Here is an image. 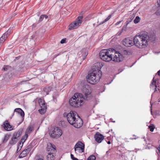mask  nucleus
<instances>
[{"mask_svg": "<svg viewBox=\"0 0 160 160\" xmlns=\"http://www.w3.org/2000/svg\"><path fill=\"white\" fill-rule=\"evenodd\" d=\"M67 118L68 122L74 127L79 128L82 126V120L75 111H71L67 114Z\"/></svg>", "mask_w": 160, "mask_h": 160, "instance_id": "nucleus-3", "label": "nucleus"}, {"mask_svg": "<svg viewBox=\"0 0 160 160\" xmlns=\"http://www.w3.org/2000/svg\"><path fill=\"white\" fill-rule=\"evenodd\" d=\"M82 16H79L78 18V19L73 23L71 24L69 26L68 29L72 30L78 28L82 22Z\"/></svg>", "mask_w": 160, "mask_h": 160, "instance_id": "nucleus-8", "label": "nucleus"}, {"mask_svg": "<svg viewBox=\"0 0 160 160\" xmlns=\"http://www.w3.org/2000/svg\"><path fill=\"white\" fill-rule=\"evenodd\" d=\"M9 66H7L3 68V69L5 71H7L8 68Z\"/></svg>", "mask_w": 160, "mask_h": 160, "instance_id": "nucleus-37", "label": "nucleus"}, {"mask_svg": "<svg viewBox=\"0 0 160 160\" xmlns=\"http://www.w3.org/2000/svg\"><path fill=\"white\" fill-rule=\"evenodd\" d=\"M20 144H21V142H20Z\"/></svg>", "mask_w": 160, "mask_h": 160, "instance_id": "nucleus-53", "label": "nucleus"}, {"mask_svg": "<svg viewBox=\"0 0 160 160\" xmlns=\"http://www.w3.org/2000/svg\"><path fill=\"white\" fill-rule=\"evenodd\" d=\"M108 144H110L111 143V142L110 141H108Z\"/></svg>", "mask_w": 160, "mask_h": 160, "instance_id": "nucleus-46", "label": "nucleus"}, {"mask_svg": "<svg viewBox=\"0 0 160 160\" xmlns=\"http://www.w3.org/2000/svg\"><path fill=\"white\" fill-rule=\"evenodd\" d=\"M89 87L88 85H85L82 86V91L83 92L86 96H87L88 95H89L90 93V91L89 90Z\"/></svg>", "mask_w": 160, "mask_h": 160, "instance_id": "nucleus-15", "label": "nucleus"}, {"mask_svg": "<svg viewBox=\"0 0 160 160\" xmlns=\"http://www.w3.org/2000/svg\"><path fill=\"white\" fill-rule=\"evenodd\" d=\"M96 157L93 155H92L89 156L87 160H95Z\"/></svg>", "mask_w": 160, "mask_h": 160, "instance_id": "nucleus-31", "label": "nucleus"}, {"mask_svg": "<svg viewBox=\"0 0 160 160\" xmlns=\"http://www.w3.org/2000/svg\"><path fill=\"white\" fill-rule=\"evenodd\" d=\"M111 15H109L108 18H106L104 21H103V22H102L101 23L98 24V25H97V26H98L99 25H101L102 24H103L104 22H106L108 21L111 18Z\"/></svg>", "mask_w": 160, "mask_h": 160, "instance_id": "nucleus-27", "label": "nucleus"}, {"mask_svg": "<svg viewBox=\"0 0 160 160\" xmlns=\"http://www.w3.org/2000/svg\"><path fill=\"white\" fill-rule=\"evenodd\" d=\"M155 13L157 15H160V8L155 12Z\"/></svg>", "mask_w": 160, "mask_h": 160, "instance_id": "nucleus-35", "label": "nucleus"}, {"mask_svg": "<svg viewBox=\"0 0 160 160\" xmlns=\"http://www.w3.org/2000/svg\"><path fill=\"white\" fill-rule=\"evenodd\" d=\"M85 146L84 143L79 141L76 143L74 148L76 153H80L83 152L84 151Z\"/></svg>", "mask_w": 160, "mask_h": 160, "instance_id": "nucleus-9", "label": "nucleus"}, {"mask_svg": "<svg viewBox=\"0 0 160 160\" xmlns=\"http://www.w3.org/2000/svg\"><path fill=\"white\" fill-rule=\"evenodd\" d=\"M112 48H110L108 49H103L101 50L99 54L101 58L103 61L108 62L111 60L112 58Z\"/></svg>", "mask_w": 160, "mask_h": 160, "instance_id": "nucleus-5", "label": "nucleus"}, {"mask_svg": "<svg viewBox=\"0 0 160 160\" xmlns=\"http://www.w3.org/2000/svg\"><path fill=\"white\" fill-rule=\"evenodd\" d=\"M6 38H4V37L2 35L0 38V43L3 42L5 40Z\"/></svg>", "mask_w": 160, "mask_h": 160, "instance_id": "nucleus-34", "label": "nucleus"}, {"mask_svg": "<svg viewBox=\"0 0 160 160\" xmlns=\"http://www.w3.org/2000/svg\"><path fill=\"white\" fill-rule=\"evenodd\" d=\"M14 112H17L18 113L20 114L21 116L23 117L24 116V113L23 111L20 108H16L14 110Z\"/></svg>", "mask_w": 160, "mask_h": 160, "instance_id": "nucleus-17", "label": "nucleus"}, {"mask_svg": "<svg viewBox=\"0 0 160 160\" xmlns=\"http://www.w3.org/2000/svg\"><path fill=\"white\" fill-rule=\"evenodd\" d=\"M148 128L151 132H152L153 131L154 129V127L153 125L151 126H148Z\"/></svg>", "mask_w": 160, "mask_h": 160, "instance_id": "nucleus-33", "label": "nucleus"}, {"mask_svg": "<svg viewBox=\"0 0 160 160\" xmlns=\"http://www.w3.org/2000/svg\"><path fill=\"white\" fill-rule=\"evenodd\" d=\"M71 158H72V159L73 160V159H74V158H74V157L73 155H72V154H71Z\"/></svg>", "mask_w": 160, "mask_h": 160, "instance_id": "nucleus-41", "label": "nucleus"}, {"mask_svg": "<svg viewBox=\"0 0 160 160\" xmlns=\"http://www.w3.org/2000/svg\"><path fill=\"white\" fill-rule=\"evenodd\" d=\"M120 53H121V54L123 56L124 59L125 56L128 55V52L126 50H123L121 51V52H120Z\"/></svg>", "mask_w": 160, "mask_h": 160, "instance_id": "nucleus-23", "label": "nucleus"}, {"mask_svg": "<svg viewBox=\"0 0 160 160\" xmlns=\"http://www.w3.org/2000/svg\"><path fill=\"white\" fill-rule=\"evenodd\" d=\"M94 138L95 140L98 143H100L104 139V136L99 132L97 133L94 135Z\"/></svg>", "mask_w": 160, "mask_h": 160, "instance_id": "nucleus-14", "label": "nucleus"}, {"mask_svg": "<svg viewBox=\"0 0 160 160\" xmlns=\"http://www.w3.org/2000/svg\"><path fill=\"white\" fill-rule=\"evenodd\" d=\"M95 23H93V26L94 27V26H95Z\"/></svg>", "mask_w": 160, "mask_h": 160, "instance_id": "nucleus-49", "label": "nucleus"}, {"mask_svg": "<svg viewBox=\"0 0 160 160\" xmlns=\"http://www.w3.org/2000/svg\"><path fill=\"white\" fill-rule=\"evenodd\" d=\"M100 63H97L93 69V71L89 73L86 78L88 82L91 84H95L99 81L102 76V72L100 70L101 67Z\"/></svg>", "mask_w": 160, "mask_h": 160, "instance_id": "nucleus-2", "label": "nucleus"}, {"mask_svg": "<svg viewBox=\"0 0 160 160\" xmlns=\"http://www.w3.org/2000/svg\"><path fill=\"white\" fill-rule=\"evenodd\" d=\"M38 160H43L42 159H39Z\"/></svg>", "mask_w": 160, "mask_h": 160, "instance_id": "nucleus-47", "label": "nucleus"}, {"mask_svg": "<svg viewBox=\"0 0 160 160\" xmlns=\"http://www.w3.org/2000/svg\"><path fill=\"white\" fill-rule=\"evenodd\" d=\"M9 136L8 135H6L4 136V139L3 140V142H6L9 138Z\"/></svg>", "mask_w": 160, "mask_h": 160, "instance_id": "nucleus-32", "label": "nucleus"}, {"mask_svg": "<svg viewBox=\"0 0 160 160\" xmlns=\"http://www.w3.org/2000/svg\"><path fill=\"white\" fill-rule=\"evenodd\" d=\"M123 44L127 47H131L134 44V39L131 40L128 38L125 39L123 41Z\"/></svg>", "mask_w": 160, "mask_h": 160, "instance_id": "nucleus-12", "label": "nucleus"}, {"mask_svg": "<svg viewBox=\"0 0 160 160\" xmlns=\"http://www.w3.org/2000/svg\"><path fill=\"white\" fill-rule=\"evenodd\" d=\"M85 100V98L82 94L77 93L70 99L69 102L72 106L78 108L83 104Z\"/></svg>", "mask_w": 160, "mask_h": 160, "instance_id": "nucleus-4", "label": "nucleus"}, {"mask_svg": "<svg viewBox=\"0 0 160 160\" xmlns=\"http://www.w3.org/2000/svg\"><path fill=\"white\" fill-rule=\"evenodd\" d=\"M28 137V135L27 133H25V135L23 136L22 139L21 140V142H22L23 143L26 140Z\"/></svg>", "mask_w": 160, "mask_h": 160, "instance_id": "nucleus-26", "label": "nucleus"}, {"mask_svg": "<svg viewBox=\"0 0 160 160\" xmlns=\"http://www.w3.org/2000/svg\"><path fill=\"white\" fill-rule=\"evenodd\" d=\"M43 112V111H42V112Z\"/></svg>", "mask_w": 160, "mask_h": 160, "instance_id": "nucleus-52", "label": "nucleus"}, {"mask_svg": "<svg viewBox=\"0 0 160 160\" xmlns=\"http://www.w3.org/2000/svg\"><path fill=\"white\" fill-rule=\"evenodd\" d=\"M158 73L159 76H160V70L158 71Z\"/></svg>", "mask_w": 160, "mask_h": 160, "instance_id": "nucleus-44", "label": "nucleus"}, {"mask_svg": "<svg viewBox=\"0 0 160 160\" xmlns=\"http://www.w3.org/2000/svg\"><path fill=\"white\" fill-rule=\"evenodd\" d=\"M154 77H153L152 82L150 84L151 88H153L155 87V89L156 90L157 86L156 85V81L154 80Z\"/></svg>", "mask_w": 160, "mask_h": 160, "instance_id": "nucleus-19", "label": "nucleus"}, {"mask_svg": "<svg viewBox=\"0 0 160 160\" xmlns=\"http://www.w3.org/2000/svg\"><path fill=\"white\" fill-rule=\"evenodd\" d=\"M31 150L30 148H28L27 149L24 150L19 155L20 158H22L25 157L27 154H28Z\"/></svg>", "mask_w": 160, "mask_h": 160, "instance_id": "nucleus-16", "label": "nucleus"}, {"mask_svg": "<svg viewBox=\"0 0 160 160\" xmlns=\"http://www.w3.org/2000/svg\"><path fill=\"white\" fill-rule=\"evenodd\" d=\"M3 127L6 131H10L12 130L14 127L11 126L7 120L5 121L3 123Z\"/></svg>", "mask_w": 160, "mask_h": 160, "instance_id": "nucleus-13", "label": "nucleus"}, {"mask_svg": "<svg viewBox=\"0 0 160 160\" xmlns=\"http://www.w3.org/2000/svg\"><path fill=\"white\" fill-rule=\"evenodd\" d=\"M122 21H120L119 22H117V23H116L115 24V25L116 26L119 25L121 22Z\"/></svg>", "mask_w": 160, "mask_h": 160, "instance_id": "nucleus-40", "label": "nucleus"}, {"mask_svg": "<svg viewBox=\"0 0 160 160\" xmlns=\"http://www.w3.org/2000/svg\"><path fill=\"white\" fill-rule=\"evenodd\" d=\"M112 60L116 62H120L123 60V57L119 52L112 48Z\"/></svg>", "mask_w": 160, "mask_h": 160, "instance_id": "nucleus-6", "label": "nucleus"}, {"mask_svg": "<svg viewBox=\"0 0 160 160\" xmlns=\"http://www.w3.org/2000/svg\"><path fill=\"white\" fill-rule=\"evenodd\" d=\"M20 57V56H18V57H16V59H18Z\"/></svg>", "mask_w": 160, "mask_h": 160, "instance_id": "nucleus-45", "label": "nucleus"}, {"mask_svg": "<svg viewBox=\"0 0 160 160\" xmlns=\"http://www.w3.org/2000/svg\"><path fill=\"white\" fill-rule=\"evenodd\" d=\"M17 138L14 137L13 135L12 137L11 140L9 142V143L12 145L16 143L17 141Z\"/></svg>", "mask_w": 160, "mask_h": 160, "instance_id": "nucleus-20", "label": "nucleus"}, {"mask_svg": "<svg viewBox=\"0 0 160 160\" xmlns=\"http://www.w3.org/2000/svg\"><path fill=\"white\" fill-rule=\"evenodd\" d=\"M36 24H33L32 25V27H33L34 28V27H36Z\"/></svg>", "mask_w": 160, "mask_h": 160, "instance_id": "nucleus-43", "label": "nucleus"}, {"mask_svg": "<svg viewBox=\"0 0 160 160\" xmlns=\"http://www.w3.org/2000/svg\"><path fill=\"white\" fill-rule=\"evenodd\" d=\"M48 18V16L46 15H41L39 19L38 22H40L42 21L43 19L45 18V20H46Z\"/></svg>", "mask_w": 160, "mask_h": 160, "instance_id": "nucleus-22", "label": "nucleus"}, {"mask_svg": "<svg viewBox=\"0 0 160 160\" xmlns=\"http://www.w3.org/2000/svg\"><path fill=\"white\" fill-rule=\"evenodd\" d=\"M133 136H135V135H133Z\"/></svg>", "mask_w": 160, "mask_h": 160, "instance_id": "nucleus-51", "label": "nucleus"}, {"mask_svg": "<svg viewBox=\"0 0 160 160\" xmlns=\"http://www.w3.org/2000/svg\"><path fill=\"white\" fill-rule=\"evenodd\" d=\"M65 39H62L61 42H60L61 43H65Z\"/></svg>", "mask_w": 160, "mask_h": 160, "instance_id": "nucleus-39", "label": "nucleus"}, {"mask_svg": "<svg viewBox=\"0 0 160 160\" xmlns=\"http://www.w3.org/2000/svg\"><path fill=\"white\" fill-rule=\"evenodd\" d=\"M85 57H84V58H83V59H85Z\"/></svg>", "mask_w": 160, "mask_h": 160, "instance_id": "nucleus-50", "label": "nucleus"}, {"mask_svg": "<svg viewBox=\"0 0 160 160\" xmlns=\"http://www.w3.org/2000/svg\"><path fill=\"white\" fill-rule=\"evenodd\" d=\"M140 18L138 16H137L134 20V22L135 23L137 24L140 21Z\"/></svg>", "mask_w": 160, "mask_h": 160, "instance_id": "nucleus-30", "label": "nucleus"}, {"mask_svg": "<svg viewBox=\"0 0 160 160\" xmlns=\"http://www.w3.org/2000/svg\"><path fill=\"white\" fill-rule=\"evenodd\" d=\"M126 26H127V25H126ZM127 29V26H124L122 28L121 31H122V32H123V31H126Z\"/></svg>", "mask_w": 160, "mask_h": 160, "instance_id": "nucleus-36", "label": "nucleus"}, {"mask_svg": "<svg viewBox=\"0 0 160 160\" xmlns=\"http://www.w3.org/2000/svg\"><path fill=\"white\" fill-rule=\"evenodd\" d=\"M134 18V17L133 16H131L128 19L126 22V25H127L130 22H131Z\"/></svg>", "mask_w": 160, "mask_h": 160, "instance_id": "nucleus-29", "label": "nucleus"}, {"mask_svg": "<svg viewBox=\"0 0 160 160\" xmlns=\"http://www.w3.org/2000/svg\"><path fill=\"white\" fill-rule=\"evenodd\" d=\"M48 155H47V160H54L55 159L54 154V153H47Z\"/></svg>", "mask_w": 160, "mask_h": 160, "instance_id": "nucleus-18", "label": "nucleus"}, {"mask_svg": "<svg viewBox=\"0 0 160 160\" xmlns=\"http://www.w3.org/2000/svg\"><path fill=\"white\" fill-rule=\"evenodd\" d=\"M137 139V138H131V139Z\"/></svg>", "mask_w": 160, "mask_h": 160, "instance_id": "nucleus-48", "label": "nucleus"}, {"mask_svg": "<svg viewBox=\"0 0 160 160\" xmlns=\"http://www.w3.org/2000/svg\"><path fill=\"white\" fill-rule=\"evenodd\" d=\"M33 127L32 125L29 126L26 131V133L28 134L30 133L32 131Z\"/></svg>", "mask_w": 160, "mask_h": 160, "instance_id": "nucleus-21", "label": "nucleus"}, {"mask_svg": "<svg viewBox=\"0 0 160 160\" xmlns=\"http://www.w3.org/2000/svg\"><path fill=\"white\" fill-rule=\"evenodd\" d=\"M51 137L53 138L59 137L62 134L61 130L58 127L54 128L53 130L50 132Z\"/></svg>", "mask_w": 160, "mask_h": 160, "instance_id": "nucleus-10", "label": "nucleus"}, {"mask_svg": "<svg viewBox=\"0 0 160 160\" xmlns=\"http://www.w3.org/2000/svg\"><path fill=\"white\" fill-rule=\"evenodd\" d=\"M51 88L50 87H47L45 88L44 89V91L46 92V94L48 95V94L49 92L51 91Z\"/></svg>", "mask_w": 160, "mask_h": 160, "instance_id": "nucleus-25", "label": "nucleus"}, {"mask_svg": "<svg viewBox=\"0 0 160 160\" xmlns=\"http://www.w3.org/2000/svg\"><path fill=\"white\" fill-rule=\"evenodd\" d=\"M21 132L18 131L17 133H14L13 135L14 137H16V138H18L21 135Z\"/></svg>", "mask_w": 160, "mask_h": 160, "instance_id": "nucleus-28", "label": "nucleus"}, {"mask_svg": "<svg viewBox=\"0 0 160 160\" xmlns=\"http://www.w3.org/2000/svg\"><path fill=\"white\" fill-rule=\"evenodd\" d=\"M33 102H35V103L37 102H38L42 108L41 109L39 110V112L42 114H43L45 112L46 108L44 100L40 98H37L36 100L34 101Z\"/></svg>", "mask_w": 160, "mask_h": 160, "instance_id": "nucleus-7", "label": "nucleus"}, {"mask_svg": "<svg viewBox=\"0 0 160 160\" xmlns=\"http://www.w3.org/2000/svg\"><path fill=\"white\" fill-rule=\"evenodd\" d=\"M11 30L9 29L3 35L4 38L6 39L10 33Z\"/></svg>", "mask_w": 160, "mask_h": 160, "instance_id": "nucleus-24", "label": "nucleus"}, {"mask_svg": "<svg viewBox=\"0 0 160 160\" xmlns=\"http://www.w3.org/2000/svg\"><path fill=\"white\" fill-rule=\"evenodd\" d=\"M150 40L151 41L155 40L154 35L151 38L147 34H142L135 36L134 38V43L135 45L139 48H142L147 46L148 42Z\"/></svg>", "mask_w": 160, "mask_h": 160, "instance_id": "nucleus-1", "label": "nucleus"}, {"mask_svg": "<svg viewBox=\"0 0 160 160\" xmlns=\"http://www.w3.org/2000/svg\"><path fill=\"white\" fill-rule=\"evenodd\" d=\"M47 153L55 154L56 152L55 146H53L50 143H48L47 144Z\"/></svg>", "mask_w": 160, "mask_h": 160, "instance_id": "nucleus-11", "label": "nucleus"}, {"mask_svg": "<svg viewBox=\"0 0 160 160\" xmlns=\"http://www.w3.org/2000/svg\"><path fill=\"white\" fill-rule=\"evenodd\" d=\"M157 149L158 151H160V145H159V147L157 148Z\"/></svg>", "mask_w": 160, "mask_h": 160, "instance_id": "nucleus-42", "label": "nucleus"}, {"mask_svg": "<svg viewBox=\"0 0 160 160\" xmlns=\"http://www.w3.org/2000/svg\"><path fill=\"white\" fill-rule=\"evenodd\" d=\"M122 32V31H120L118 32L117 33V35L120 36Z\"/></svg>", "mask_w": 160, "mask_h": 160, "instance_id": "nucleus-38", "label": "nucleus"}]
</instances>
